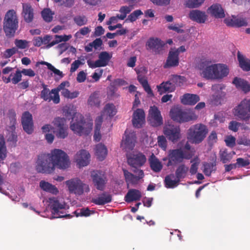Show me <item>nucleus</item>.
Masks as SVG:
<instances>
[{
  "mask_svg": "<svg viewBox=\"0 0 250 250\" xmlns=\"http://www.w3.org/2000/svg\"><path fill=\"white\" fill-rule=\"evenodd\" d=\"M53 126L50 124H45L42 127L43 133L49 132L52 130L56 137L58 139H64L68 135V128L66 125V119L64 118L56 117L52 122Z\"/></svg>",
  "mask_w": 250,
  "mask_h": 250,
  "instance_id": "f257e3e1",
  "label": "nucleus"
},
{
  "mask_svg": "<svg viewBox=\"0 0 250 250\" xmlns=\"http://www.w3.org/2000/svg\"><path fill=\"white\" fill-rule=\"evenodd\" d=\"M19 27V19L15 10L10 9L5 13L3 22V29L6 37L14 36Z\"/></svg>",
  "mask_w": 250,
  "mask_h": 250,
  "instance_id": "f03ea898",
  "label": "nucleus"
},
{
  "mask_svg": "<svg viewBox=\"0 0 250 250\" xmlns=\"http://www.w3.org/2000/svg\"><path fill=\"white\" fill-rule=\"evenodd\" d=\"M194 155V151L184 152L181 148L170 149L168 151L167 157L164 158L163 160H168L166 164L167 167L175 166L182 163L184 159L189 160Z\"/></svg>",
  "mask_w": 250,
  "mask_h": 250,
  "instance_id": "7ed1b4c3",
  "label": "nucleus"
},
{
  "mask_svg": "<svg viewBox=\"0 0 250 250\" xmlns=\"http://www.w3.org/2000/svg\"><path fill=\"white\" fill-rule=\"evenodd\" d=\"M170 116L173 120L180 123L195 121L198 118L192 109L183 110L179 107L172 108L170 111Z\"/></svg>",
  "mask_w": 250,
  "mask_h": 250,
  "instance_id": "20e7f679",
  "label": "nucleus"
},
{
  "mask_svg": "<svg viewBox=\"0 0 250 250\" xmlns=\"http://www.w3.org/2000/svg\"><path fill=\"white\" fill-rule=\"evenodd\" d=\"M49 154L54 168L56 167L59 169H65L70 166L69 157L63 150L55 148L52 150Z\"/></svg>",
  "mask_w": 250,
  "mask_h": 250,
  "instance_id": "39448f33",
  "label": "nucleus"
},
{
  "mask_svg": "<svg viewBox=\"0 0 250 250\" xmlns=\"http://www.w3.org/2000/svg\"><path fill=\"white\" fill-rule=\"evenodd\" d=\"M36 163V169L39 173L50 174L55 170L49 153L39 154Z\"/></svg>",
  "mask_w": 250,
  "mask_h": 250,
  "instance_id": "423d86ee",
  "label": "nucleus"
},
{
  "mask_svg": "<svg viewBox=\"0 0 250 250\" xmlns=\"http://www.w3.org/2000/svg\"><path fill=\"white\" fill-rule=\"evenodd\" d=\"M208 132L207 126L202 124H197L191 126L188 130V138L193 143L199 144L202 142Z\"/></svg>",
  "mask_w": 250,
  "mask_h": 250,
  "instance_id": "0eeeda50",
  "label": "nucleus"
},
{
  "mask_svg": "<svg viewBox=\"0 0 250 250\" xmlns=\"http://www.w3.org/2000/svg\"><path fill=\"white\" fill-rule=\"evenodd\" d=\"M233 114L237 118L245 122L250 119V99H244L232 109Z\"/></svg>",
  "mask_w": 250,
  "mask_h": 250,
  "instance_id": "6e6552de",
  "label": "nucleus"
},
{
  "mask_svg": "<svg viewBox=\"0 0 250 250\" xmlns=\"http://www.w3.org/2000/svg\"><path fill=\"white\" fill-rule=\"evenodd\" d=\"M76 122L71 124L70 129L75 133L80 135H88L92 129V124L86 123L84 117L82 115L77 117Z\"/></svg>",
  "mask_w": 250,
  "mask_h": 250,
  "instance_id": "1a4fd4ad",
  "label": "nucleus"
},
{
  "mask_svg": "<svg viewBox=\"0 0 250 250\" xmlns=\"http://www.w3.org/2000/svg\"><path fill=\"white\" fill-rule=\"evenodd\" d=\"M217 65L218 63L212 64H211V62L205 61L199 64L198 67L203 78L213 80H216Z\"/></svg>",
  "mask_w": 250,
  "mask_h": 250,
  "instance_id": "9d476101",
  "label": "nucleus"
},
{
  "mask_svg": "<svg viewBox=\"0 0 250 250\" xmlns=\"http://www.w3.org/2000/svg\"><path fill=\"white\" fill-rule=\"evenodd\" d=\"M148 122L153 127H158L163 124V119L161 111L155 105L151 106L148 110Z\"/></svg>",
  "mask_w": 250,
  "mask_h": 250,
  "instance_id": "9b49d317",
  "label": "nucleus"
},
{
  "mask_svg": "<svg viewBox=\"0 0 250 250\" xmlns=\"http://www.w3.org/2000/svg\"><path fill=\"white\" fill-rule=\"evenodd\" d=\"M126 157L128 164L133 167V169H140L139 168L142 167L146 160L145 155L141 152L131 153Z\"/></svg>",
  "mask_w": 250,
  "mask_h": 250,
  "instance_id": "f8f14e48",
  "label": "nucleus"
},
{
  "mask_svg": "<svg viewBox=\"0 0 250 250\" xmlns=\"http://www.w3.org/2000/svg\"><path fill=\"white\" fill-rule=\"evenodd\" d=\"M49 200L52 213L54 215H56L53 218L70 217L71 216L70 214L63 215V212L61 210L65 208L66 204L64 202H60L56 198H50Z\"/></svg>",
  "mask_w": 250,
  "mask_h": 250,
  "instance_id": "ddd939ff",
  "label": "nucleus"
},
{
  "mask_svg": "<svg viewBox=\"0 0 250 250\" xmlns=\"http://www.w3.org/2000/svg\"><path fill=\"white\" fill-rule=\"evenodd\" d=\"M43 89L41 91L40 97L45 101L50 102L51 101L57 104L60 103V99L59 94L57 93V90L52 89L51 91L47 87L44 83L42 84Z\"/></svg>",
  "mask_w": 250,
  "mask_h": 250,
  "instance_id": "4468645a",
  "label": "nucleus"
},
{
  "mask_svg": "<svg viewBox=\"0 0 250 250\" xmlns=\"http://www.w3.org/2000/svg\"><path fill=\"white\" fill-rule=\"evenodd\" d=\"M91 176L96 188L99 190H104L107 181L105 172L101 170L93 171Z\"/></svg>",
  "mask_w": 250,
  "mask_h": 250,
  "instance_id": "2eb2a0df",
  "label": "nucleus"
},
{
  "mask_svg": "<svg viewBox=\"0 0 250 250\" xmlns=\"http://www.w3.org/2000/svg\"><path fill=\"white\" fill-rule=\"evenodd\" d=\"M99 59L95 62L89 60L87 61V64L89 67L91 68H95L97 67H104L108 64L112 56L106 51H102L99 55Z\"/></svg>",
  "mask_w": 250,
  "mask_h": 250,
  "instance_id": "dca6fc26",
  "label": "nucleus"
},
{
  "mask_svg": "<svg viewBox=\"0 0 250 250\" xmlns=\"http://www.w3.org/2000/svg\"><path fill=\"white\" fill-rule=\"evenodd\" d=\"M123 171L125 182L128 184H137L140 180L143 179L145 176L144 171L142 169H132V171L137 175H134L125 169L123 168Z\"/></svg>",
  "mask_w": 250,
  "mask_h": 250,
  "instance_id": "f3484780",
  "label": "nucleus"
},
{
  "mask_svg": "<svg viewBox=\"0 0 250 250\" xmlns=\"http://www.w3.org/2000/svg\"><path fill=\"white\" fill-rule=\"evenodd\" d=\"M164 133L169 140L176 142L180 137V129L173 125H166L164 127Z\"/></svg>",
  "mask_w": 250,
  "mask_h": 250,
  "instance_id": "a211bd4d",
  "label": "nucleus"
},
{
  "mask_svg": "<svg viewBox=\"0 0 250 250\" xmlns=\"http://www.w3.org/2000/svg\"><path fill=\"white\" fill-rule=\"evenodd\" d=\"M69 192L75 194L81 195L83 192L84 186H87L78 179H72L66 182Z\"/></svg>",
  "mask_w": 250,
  "mask_h": 250,
  "instance_id": "6ab92c4d",
  "label": "nucleus"
},
{
  "mask_svg": "<svg viewBox=\"0 0 250 250\" xmlns=\"http://www.w3.org/2000/svg\"><path fill=\"white\" fill-rule=\"evenodd\" d=\"M21 124L25 132L28 134L32 133L34 130L33 118L29 111H25L22 114Z\"/></svg>",
  "mask_w": 250,
  "mask_h": 250,
  "instance_id": "aec40b11",
  "label": "nucleus"
},
{
  "mask_svg": "<svg viewBox=\"0 0 250 250\" xmlns=\"http://www.w3.org/2000/svg\"><path fill=\"white\" fill-rule=\"evenodd\" d=\"M224 22L229 26L240 27L248 25V20L241 16H232V18H226Z\"/></svg>",
  "mask_w": 250,
  "mask_h": 250,
  "instance_id": "412c9836",
  "label": "nucleus"
},
{
  "mask_svg": "<svg viewBox=\"0 0 250 250\" xmlns=\"http://www.w3.org/2000/svg\"><path fill=\"white\" fill-rule=\"evenodd\" d=\"M132 124L134 127L141 128L145 123V114L143 109L138 108L133 113Z\"/></svg>",
  "mask_w": 250,
  "mask_h": 250,
  "instance_id": "4be33fe9",
  "label": "nucleus"
},
{
  "mask_svg": "<svg viewBox=\"0 0 250 250\" xmlns=\"http://www.w3.org/2000/svg\"><path fill=\"white\" fill-rule=\"evenodd\" d=\"M90 155L89 152L84 149H81L77 153L75 160L79 167H85L90 162Z\"/></svg>",
  "mask_w": 250,
  "mask_h": 250,
  "instance_id": "5701e85b",
  "label": "nucleus"
},
{
  "mask_svg": "<svg viewBox=\"0 0 250 250\" xmlns=\"http://www.w3.org/2000/svg\"><path fill=\"white\" fill-rule=\"evenodd\" d=\"M189 18L199 23H205L207 20V15L205 12L199 10H192L188 14Z\"/></svg>",
  "mask_w": 250,
  "mask_h": 250,
  "instance_id": "b1692460",
  "label": "nucleus"
},
{
  "mask_svg": "<svg viewBox=\"0 0 250 250\" xmlns=\"http://www.w3.org/2000/svg\"><path fill=\"white\" fill-rule=\"evenodd\" d=\"M22 11L21 15L24 21L27 23L31 22L34 18V10L31 4L28 3H22Z\"/></svg>",
  "mask_w": 250,
  "mask_h": 250,
  "instance_id": "393cba45",
  "label": "nucleus"
},
{
  "mask_svg": "<svg viewBox=\"0 0 250 250\" xmlns=\"http://www.w3.org/2000/svg\"><path fill=\"white\" fill-rule=\"evenodd\" d=\"M146 45L150 49H152L155 54H159L164 44L157 38H150L146 42Z\"/></svg>",
  "mask_w": 250,
  "mask_h": 250,
  "instance_id": "a878e982",
  "label": "nucleus"
},
{
  "mask_svg": "<svg viewBox=\"0 0 250 250\" xmlns=\"http://www.w3.org/2000/svg\"><path fill=\"white\" fill-rule=\"evenodd\" d=\"M207 12L215 18H223L225 14L223 9L219 4H213L207 9Z\"/></svg>",
  "mask_w": 250,
  "mask_h": 250,
  "instance_id": "bb28decb",
  "label": "nucleus"
},
{
  "mask_svg": "<svg viewBox=\"0 0 250 250\" xmlns=\"http://www.w3.org/2000/svg\"><path fill=\"white\" fill-rule=\"evenodd\" d=\"M179 62V56L177 52L169 51L166 62L164 65V67L167 68L175 67L178 65Z\"/></svg>",
  "mask_w": 250,
  "mask_h": 250,
  "instance_id": "cd10ccee",
  "label": "nucleus"
},
{
  "mask_svg": "<svg viewBox=\"0 0 250 250\" xmlns=\"http://www.w3.org/2000/svg\"><path fill=\"white\" fill-rule=\"evenodd\" d=\"M199 101V96L193 94L186 93L181 98V102L185 105H194Z\"/></svg>",
  "mask_w": 250,
  "mask_h": 250,
  "instance_id": "c85d7f7f",
  "label": "nucleus"
},
{
  "mask_svg": "<svg viewBox=\"0 0 250 250\" xmlns=\"http://www.w3.org/2000/svg\"><path fill=\"white\" fill-rule=\"evenodd\" d=\"M232 83L237 88L241 89L245 93L250 91V84L247 81L243 79L235 77L234 78Z\"/></svg>",
  "mask_w": 250,
  "mask_h": 250,
  "instance_id": "c756f323",
  "label": "nucleus"
},
{
  "mask_svg": "<svg viewBox=\"0 0 250 250\" xmlns=\"http://www.w3.org/2000/svg\"><path fill=\"white\" fill-rule=\"evenodd\" d=\"M112 201V196L106 192H104L98 197L93 198L91 202L97 205H104Z\"/></svg>",
  "mask_w": 250,
  "mask_h": 250,
  "instance_id": "7c9ffc66",
  "label": "nucleus"
},
{
  "mask_svg": "<svg viewBox=\"0 0 250 250\" xmlns=\"http://www.w3.org/2000/svg\"><path fill=\"white\" fill-rule=\"evenodd\" d=\"M148 162L151 169L154 172H159L162 169L163 165L162 163L153 154H152L149 158Z\"/></svg>",
  "mask_w": 250,
  "mask_h": 250,
  "instance_id": "2f4dec72",
  "label": "nucleus"
},
{
  "mask_svg": "<svg viewBox=\"0 0 250 250\" xmlns=\"http://www.w3.org/2000/svg\"><path fill=\"white\" fill-rule=\"evenodd\" d=\"M125 134L124 144L127 148L132 149L134 147L136 142V137L135 133L132 132L127 133V131L126 130Z\"/></svg>",
  "mask_w": 250,
  "mask_h": 250,
  "instance_id": "473e14b6",
  "label": "nucleus"
},
{
  "mask_svg": "<svg viewBox=\"0 0 250 250\" xmlns=\"http://www.w3.org/2000/svg\"><path fill=\"white\" fill-rule=\"evenodd\" d=\"M141 192L135 189H131L128 190L125 197V200L127 203H130L134 201H138L141 198Z\"/></svg>",
  "mask_w": 250,
  "mask_h": 250,
  "instance_id": "72a5a7b5",
  "label": "nucleus"
},
{
  "mask_svg": "<svg viewBox=\"0 0 250 250\" xmlns=\"http://www.w3.org/2000/svg\"><path fill=\"white\" fill-rule=\"evenodd\" d=\"M175 177L173 174L167 175L165 177L164 183L166 188H173L178 186L180 181L176 177L175 178Z\"/></svg>",
  "mask_w": 250,
  "mask_h": 250,
  "instance_id": "f704fd0d",
  "label": "nucleus"
},
{
  "mask_svg": "<svg viewBox=\"0 0 250 250\" xmlns=\"http://www.w3.org/2000/svg\"><path fill=\"white\" fill-rule=\"evenodd\" d=\"M95 151L97 159L100 161L104 160L107 154V150L106 146L101 143L96 145Z\"/></svg>",
  "mask_w": 250,
  "mask_h": 250,
  "instance_id": "c9c22d12",
  "label": "nucleus"
},
{
  "mask_svg": "<svg viewBox=\"0 0 250 250\" xmlns=\"http://www.w3.org/2000/svg\"><path fill=\"white\" fill-rule=\"evenodd\" d=\"M158 91L160 94L163 92H172L176 88L175 86L172 82H170V79L166 82L162 83L160 85L157 86Z\"/></svg>",
  "mask_w": 250,
  "mask_h": 250,
  "instance_id": "e433bc0d",
  "label": "nucleus"
},
{
  "mask_svg": "<svg viewBox=\"0 0 250 250\" xmlns=\"http://www.w3.org/2000/svg\"><path fill=\"white\" fill-rule=\"evenodd\" d=\"M237 59L240 67L244 71H249L250 70V60L246 59L239 51L237 52Z\"/></svg>",
  "mask_w": 250,
  "mask_h": 250,
  "instance_id": "4c0bfd02",
  "label": "nucleus"
},
{
  "mask_svg": "<svg viewBox=\"0 0 250 250\" xmlns=\"http://www.w3.org/2000/svg\"><path fill=\"white\" fill-rule=\"evenodd\" d=\"M216 80H219L228 76L229 73V69L226 64L218 63L217 70H216Z\"/></svg>",
  "mask_w": 250,
  "mask_h": 250,
  "instance_id": "58836bf2",
  "label": "nucleus"
},
{
  "mask_svg": "<svg viewBox=\"0 0 250 250\" xmlns=\"http://www.w3.org/2000/svg\"><path fill=\"white\" fill-rule=\"evenodd\" d=\"M235 152L233 151L228 152L227 149L220 150L219 153L220 161L223 163H227L232 159Z\"/></svg>",
  "mask_w": 250,
  "mask_h": 250,
  "instance_id": "ea45409f",
  "label": "nucleus"
},
{
  "mask_svg": "<svg viewBox=\"0 0 250 250\" xmlns=\"http://www.w3.org/2000/svg\"><path fill=\"white\" fill-rule=\"evenodd\" d=\"M9 118L10 120V123L8 125V127L9 130L12 132L11 135L12 140L16 142L17 141V136L15 134V132H14L16 129L15 125L17 123L16 114L15 113L12 114L9 116Z\"/></svg>",
  "mask_w": 250,
  "mask_h": 250,
  "instance_id": "a19ab883",
  "label": "nucleus"
},
{
  "mask_svg": "<svg viewBox=\"0 0 250 250\" xmlns=\"http://www.w3.org/2000/svg\"><path fill=\"white\" fill-rule=\"evenodd\" d=\"M137 79L139 83L141 84L142 86L144 88L145 91L151 96H153L152 90L149 86L147 79L145 76L139 75L137 77Z\"/></svg>",
  "mask_w": 250,
  "mask_h": 250,
  "instance_id": "79ce46f5",
  "label": "nucleus"
},
{
  "mask_svg": "<svg viewBox=\"0 0 250 250\" xmlns=\"http://www.w3.org/2000/svg\"><path fill=\"white\" fill-rule=\"evenodd\" d=\"M40 186L42 190L46 192L55 194H56L59 192L57 188L55 186L44 181H41L40 182Z\"/></svg>",
  "mask_w": 250,
  "mask_h": 250,
  "instance_id": "37998d69",
  "label": "nucleus"
},
{
  "mask_svg": "<svg viewBox=\"0 0 250 250\" xmlns=\"http://www.w3.org/2000/svg\"><path fill=\"white\" fill-rule=\"evenodd\" d=\"M188 170V167L185 164H180L176 169L175 176L180 181L186 177Z\"/></svg>",
  "mask_w": 250,
  "mask_h": 250,
  "instance_id": "c03bdc74",
  "label": "nucleus"
},
{
  "mask_svg": "<svg viewBox=\"0 0 250 250\" xmlns=\"http://www.w3.org/2000/svg\"><path fill=\"white\" fill-rule=\"evenodd\" d=\"M133 9V5L130 4L128 6H123L120 7L119 10V12L121 13V14L117 15V17L118 19L123 20H124L126 17L127 14H129Z\"/></svg>",
  "mask_w": 250,
  "mask_h": 250,
  "instance_id": "a18cd8bd",
  "label": "nucleus"
},
{
  "mask_svg": "<svg viewBox=\"0 0 250 250\" xmlns=\"http://www.w3.org/2000/svg\"><path fill=\"white\" fill-rule=\"evenodd\" d=\"M216 162L212 163H205L203 164L204 169L203 172L207 176H210L212 172L216 171Z\"/></svg>",
  "mask_w": 250,
  "mask_h": 250,
  "instance_id": "49530a36",
  "label": "nucleus"
},
{
  "mask_svg": "<svg viewBox=\"0 0 250 250\" xmlns=\"http://www.w3.org/2000/svg\"><path fill=\"white\" fill-rule=\"evenodd\" d=\"M100 100L99 97V94L97 92H95L91 94L89 96L87 103L88 105H90L91 106H99L100 104Z\"/></svg>",
  "mask_w": 250,
  "mask_h": 250,
  "instance_id": "de8ad7c7",
  "label": "nucleus"
},
{
  "mask_svg": "<svg viewBox=\"0 0 250 250\" xmlns=\"http://www.w3.org/2000/svg\"><path fill=\"white\" fill-rule=\"evenodd\" d=\"M185 81V78L183 76L179 75H171L170 78V82H172V83L174 84V85L175 86V87L177 86H180L182 85Z\"/></svg>",
  "mask_w": 250,
  "mask_h": 250,
  "instance_id": "09e8293b",
  "label": "nucleus"
},
{
  "mask_svg": "<svg viewBox=\"0 0 250 250\" xmlns=\"http://www.w3.org/2000/svg\"><path fill=\"white\" fill-rule=\"evenodd\" d=\"M41 64L45 65L47 66L48 69L53 72V73L55 74H56L58 76H59L61 78H62L63 76V75L62 74V72L59 70V69L56 68L54 66H53L51 63L44 62V61H42L40 62H38L36 64V66L38 65V64Z\"/></svg>",
  "mask_w": 250,
  "mask_h": 250,
  "instance_id": "8fccbe9b",
  "label": "nucleus"
},
{
  "mask_svg": "<svg viewBox=\"0 0 250 250\" xmlns=\"http://www.w3.org/2000/svg\"><path fill=\"white\" fill-rule=\"evenodd\" d=\"M205 0H187L185 5L189 8H195L200 6Z\"/></svg>",
  "mask_w": 250,
  "mask_h": 250,
  "instance_id": "3c124183",
  "label": "nucleus"
},
{
  "mask_svg": "<svg viewBox=\"0 0 250 250\" xmlns=\"http://www.w3.org/2000/svg\"><path fill=\"white\" fill-rule=\"evenodd\" d=\"M7 156L5 142L3 138L0 139V162L4 160Z\"/></svg>",
  "mask_w": 250,
  "mask_h": 250,
  "instance_id": "603ef678",
  "label": "nucleus"
},
{
  "mask_svg": "<svg viewBox=\"0 0 250 250\" xmlns=\"http://www.w3.org/2000/svg\"><path fill=\"white\" fill-rule=\"evenodd\" d=\"M104 111L110 117H113L116 113L115 105L113 104H107L104 107Z\"/></svg>",
  "mask_w": 250,
  "mask_h": 250,
  "instance_id": "864d4df0",
  "label": "nucleus"
},
{
  "mask_svg": "<svg viewBox=\"0 0 250 250\" xmlns=\"http://www.w3.org/2000/svg\"><path fill=\"white\" fill-rule=\"evenodd\" d=\"M198 160L199 159L197 157L190 161V163H192V164L190 167L189 171L191 175H194L197 172L198 167L199 164Z\"/></svg>",
  "mask_w": 250,
  "mask_h": 250,
  "instance_id": "5fc2aeb1",
  "label": "nucleus"
},
{
  "mask_svg": "<svg viewBox=\"0 0 250 250\" xmlns=\"http://www.w3.org/2000/svg\"><path fill=\"white\" fill-rule=\"evenodd\" d=\"M43 19L46 22H50L52 20V14L49 8H45L42 12Z\"/></svg>",
  "mask_w": 250,
  "mask_h": 250,
  "instance_id": "6e6d98bb",
  "label": "nucleus"
},
{
  "mask_svg": "<svg viewBox=\"0 0 250 250\" xmlns=\"http://www.w3.org/2000/svg\"><path fill=\"white\" fill-rule=\"evenodd\" d=\"M74 21L77 25L81 26L86 24L87 19L84 16H77L74 18Z\"/></svg>",
  "mask_w": 250,
  "mask_h": 250,
  "instance_id": "4d7b16f0",
  "label": "nucleus"
},
{
  "mask_svg": "<svg viewBox=\"0 0 250 250\" xmlns=\"http://www.w3.org/2000/svg\"><path fill=\"white\" fill-rule=\"evenodd\" d=\"M143 14V13L141 10L138 9L135 10L128 16L127 20L131 22H133L138 19L139 16Z\"/></svg>",
  "mask_w": 250,
  "mask_h": 250,
  "instance_id": "13d9d810",
  "label": "nucleus"
},
{
  "mask_svg": "<svg viewBox=\"0 0 250 250\" xmlns=\"http://www.w3.org/2000/svg\"><path fill=\"white\" fill-rule=\"evenodd\" d=\"M15 44L18 48L24 49L28 47V42L26 40L16 39Z\"/></svg>",
  "mask_w": 250,
  "mask_h": 250,
  "instance_id": "bf43d9fd",
  "label": "nucleus"
},
{
  "mask_svg": "<svg viewBox=\"0 0 250 250\" xmlns=\"http://www.w3.org/2000/svg\"><path fill=\"white\" fill-rule=\"evenodd\" d=\"M236 165L237 167H246L249 166L250 164V162L248 159H244L242 158H238L236 159Z\"/></svg>",
  "mask_w": 250,
  "mask_h": 250,
  "instance_id": "052dcab7",
  "label": "nucleus"
},
{
  "mask_svg": "<svg viewBox=\"0 0 250 250\" xmlns=\"http://www.w3.org/2000/svg\"><path fill=\"white\" fill-rule=\"evenodd\" d=\"M225 141L227 146L229 147H233L235 146L236 139L231 135L227 136Z\"/></svg>",
  "mask_w": 250,
  "mask_h": 250,
  "instance_id": "680f3d73",
  "label": "nucleus"
},
{
  "mask_svg": "<svg viewBox=\"0 0 250 250\" xmlns=\"http://www.w3.org/2000/svg\"><path fill=\"white\" fill-rule=\"evenodd\" d=\"M21 71L18 70L16 71L14 76L11 79L13 83L17 84L21 80Z\"/></svg>",
  "mask_w": 250,
  "mask_h": 250,
  "instance_id": "e2e57ef3",
  "label": "nucleus"
},
{
  "mask_svg": "<svg viewBox=\"0 0 250 250\" xmlns=\"http://www.w3.org/2000/svg\"><path fill=\"white\" fill-rule=\"evenodd\" d=\"M158 143L160 147L163 148L164 150H166L167 146V142L165 137L164 136H158Z\"/></svg>",
  "mask_w": 250,
  "mask_h": 250,
  "instance_id": "0e129e2a",
  "label": "nucleus"
},
{
  "mask_svg": "<svg viewBox=\"0 0 250 250\" xmlns=\"http://www.w3.org/2000/svg\"><path fill=\"white\" fill-rule=\"evenodd\" d=\"M154 4L161 6H165L168 5L170 3V0H150Z\"/></svg>",
  "mask_w": 250,
  "mask_h": 250,
  "instance_id": "69168bd1",
  "label": "nucleus"
},
{
  "mask_svg": "<svg viewBox=\"0 0 250 250\" xmlns=\"http://www.w3.org/2000/svg\"><path fill=\"white\" fill-rule=\"evenodd\" d=\"M72 37V36L71 35H55V39H57L58 41V42H66L68 41L70 39H71Z\"/></svg>",
  "mask_w": 250,
  "mask_h": 250,
  "instance_id": "338daca9",
  "label": "nucleus"
},
{
  "mask_svg": "<svg viewBox=\"0 0 250 250\" xmlns=\"http://www.w3.org/2000/svg\"><path fill=\"white\" fill-rule=\"evenodd\" d=\"M240 125V124L236 121H231L229 124V128L234 132H237Z\"/></svg>",
  "mask_w": 250,
  "mask_h": 250,
  "instance_id": "774afa93",
  "label": "nucleus"
}]
</instances>
